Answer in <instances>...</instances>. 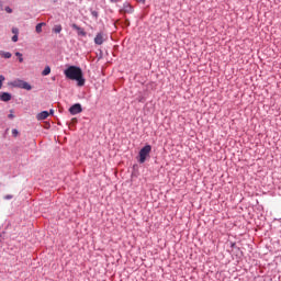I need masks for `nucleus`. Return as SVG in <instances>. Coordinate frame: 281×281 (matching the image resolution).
<instances>
[{
	"instance_id": "1",
	"label": "nucleus",
	"mask_w": 281,
	"mask_h": 281,
	"mask_svg": "<svg viewBox=\"0 0 281 281\" xmlns=\"http://www.w3.org/2000/svg\"><path fill=\"white\" fill-rule=\"evenodd\" d=\"M71 80H74L77 87H85V74H82V69L80 67L71 66Z\"/></svg>"
},
{
	"instance_id": "2",
	"label": "nucleus",
	"mask_w": 281,
	"mask_h": 281,
	"mask_svg": "<svg viewBox=\"0 0 281 281\" xmlns=\"http://www.w3.org/2000/svg\"><path fill=\"white\" fill-rule=\"evenodd\" d=\"M9 87H15L16 89H25L26 91H32V86L27 81L15 79L9 82Z\"/></svg>"
},
{
	"instance_id": "3",
	"label": "nucleus",
	"mask_w": 281,
	"mask_h": 281,
	"mask_svg": "<svg viewBox=\"0 0 281 281\" xmlns=\"http://www.w3.org/2000/svg\"><path fill=\"white\" fill-rule=\"evenodd\" d=\"M150 150H153V147L150 145H146L144 146L140 150H139V154H138V161L140 164H145L146 162V159L147 157H150Z\"/></svg>"
},
{
	"instance_id": "4",
	"label": "nucleus",
	"mask_w": 281,
	"mask_h": 281,
	"mask_svg": "<svg viewBox=\"0 0 281 281\" xmlns=\"http://www.w3.org/2000/svg\"><path fill=\"white\" fill-rule=\"evenodd\" d=\"M106 41V35L102 32L98 33L94 37L95 45H102Z\"/></svg>"
},
{
	"instance_id": "5",
	"label": "nucleus",
	"mask_w": 281,
	"mask_h": 281,
	"mask_svg": "<svg viewBox=\"0 0 281 281\" xmlns=\"http://www.w3.org/2000/svg\"><path fill=\"white\" fill-rule=\"evenodd\" d=\"M78 113H82V105L80 103L71 105V115H78Z\"/></svg>"
},
{
	"instance_id": "6",
	"label": "nucleus",
	"mask_w": 281,
	"mask_h": 281,
	"mask_svg": "<svg viewBox=\"0 0 281 281\" xmlns=\"http://www.w3.org/2000/svg\"><path fill=\"white\" fill-rule=\"evenodd\" d=\"M1 102H10L12 100V94L10 92H0Z\"/></svg>"
},
{
	"instance_id": "7",
	"label": "nucleus",
	"mask_w": 281,
	"mask_h": 281,
	"mask_svg": "<svg viewBox=\"0 0 281 281\" xmlns=\"http://www.w3.org/2000/svg\"><path fill=\"white\" fill-rule=\"evenodd\" d=\"M47 117H49V112L47 111H42L38 114H36V120L38 122H43V120H47Z\"/></svg>"
},
{
	"instance_id": "8",
	"label": "nucleus",
	"mask_w": 281,
	"mask_h": 281,
	"mask_svg": "<svg viewBox=\"0 0 281 281\" xmlns=\"http://www.w3.org/2000/svg\"><path fill=\"white\" fill-rule=\"evenodd\" d=\"M43 26H45V22L38 23V24L35 26V32H36L37 34H41V32H43Z\"/></svg>"
},
{
	"instance_id": "9",
	"label": "nucleus",
	"mask_w": 281,
	"mask_h": 281,
	"mask_svg": "<svg viewBox=\"0 0 281 281\" xmlns=\"http://www.w3.org/2000/svg\"><path fill=\"white\" fill-rule=\"evenodd\" d=\"M0 56L2 57V58H12V53H10V52H0Z\"/></svg>"
},
{
	"instance_id": "10",
	"label": "nucleus",
	"mask_w": 281,
	"mask_h": 281,
	"mask_svg": "<svg viewBox=\"0 0 281 281\" xmlns=\"http://www.w3.org/2000/svg\"><path fill=\"white\" fill-rule=\"evenodd\" d=\"M65 76L69 80H71V66H68L67 69L65 70Z\"/></svg>"
},
{
	"instance_id": "11",
	"label": "nucleus",
	"mask_w": 281,
	"mask_h": 281,
	"mask_svg": "<svg viewBox=\"0 0 281 281\" xmlns=\"http://www.w3.org/2000/svg\"><path fill=\"white\" fill-rule=\"evenodd\" d=\"M53 32H54L55 34H60V32H63V26H60V25H55V26L53 27Z\"/></svg>"
},
{
	"instance_id": "12",
	"label": "nucleus",
	"mask_w": 281,
	"mask_h": 281,
	"mask_svg": "<svg viewBox=\"0 0 281 281\" xmlns=\"http://www.w3.org/2000/svg\"><path fill=\"white\" fill-rule=\"evenodd\" d=\"M52 74V68L49 66H46L42 72V76H49Z\"/></svg>"
},
{
	"instance_id": "13",
	"label": "nucleus",
	"mask_w": 281,
	"mask_h": 281,
	"mask_svg": "<svg viewBox=\"0 0 281 281\" xmlns=\"http://www.w3.org/2000/svg\"><path fill=\"white\" fill-rule=\"evenodd\" d=\"M124 10H125V12H133V7H131V4H128V3H125Z\"/></svg>"
},
{
	"instance_id": "14",
	"label": "nucleus",
	"mask_w": 281,
	"mask_h": 281,
	"mask_svg": "<svg viewBox=\"0 0 281 281\" xmlns=\"http://www.w3.org/2000/svg\"><path fill=\"white\" fill-rule=\"evenodd\" d=\"M4 81H5V77L3 75H0V89H2Z\"/></svg>"
},
{
	"instance_id": "15",
	"label": "nucleus",
	"mask_w": 281,
	"mask_h": 281,
	"mask_svg": "<svg viewBox=\"0 0 281 281\" xmlns=\"http://www.w3.org/2000/svg\"><path fill=\"white\" fill-rule=\"evenodd\" d=\"M4 201H11V199H14V195L12 194H7L3 196Z\"/></svg>"
},
{
	"instance_id": "16",
	"label": "nucleus",
	"mask_w": 281,
	"mask_h": 281,
	"mask_svg": "<svg viewBox=\"0 0 281 281\" xmlns=\"http://www.w3.org/2000/svg\"><path fill=\"white\" fill-rule=\"evenodd\" d=\"M9 120H14V110H10Z\"/></svg>"
},
{
	"instance_id": "17",
	"label": "nucleus",
	"mask_w": 281,
	"mask_h": 281,
	"mask_svg": "<svg viewBox=\"0 0 281 281\" xmlns=\"http://www.w3.org/2000/svg\"><path fill=\"white\" fill-rule=\"evenodd\" d=\"M13 137H16L19 135V130H12Z\"/></svg>"
},
{
	"instance_id": "18",
	"label": "nucleus",
	"mask_w": 281,
	"mask_h": 281,
	"mask_svg": "<svg viewBox=\"0 0 281 281\" xmlns=\"http://www.w3.org/2000/svg\"><path fill=\"white\" fill-rule=\"evenodd\" d=\"M12 33H13L14 35H19V29L13 27V29H12Z\"/></svg>"
},
{
	"instance_id": "19",
	"label": "nucleus",
	"mask_w": 281,
	"mask_h": 281,
	"mask_svg": "<svg viewBox=\"0 0 281 281\" xmlns=\"http://www.w3.org/2000/svg\"><path fill=\"white\" fill-rule=\"evenodd\" d=\"M93 19H98V11H91Z\"/></svg>"
},
{
	"instance_id": "20",
	"label": "nucleus",
	"mask_w": 281,
	"mask_h": 281,
	"mask_svg": "<svg viewBox=\"0 0 281 281\" xmlns=\"http://www.w3.org/2000/svg\"><path fill=\"white\" fill-rule=\"evenodd\" d=\"M5 12H8V14H12V8L7 7V8H5Z\"/></svg>"
},
{
	"instance_id": "21",
	"label": "nucleus",
	"mask_w": 281,
	"mask_h": 281,
	"mask_svg": "<svg viewBox=\"0 0 281 281\" xmlns=\"http://www.w3.org/2000/svg\"><path fill=\"white\" fill-rule=\"evenodd\" d=\"M12 41H13V43H16V42L19 41V35H14V36L12 37Z\"/></svg>"
},
{
	"instance_id": "22",
	"label": "nucleus",
	"mask_w": 281,
	"mask_h": 281,
	"mask_svg": "<svg viewBox=\"0 0 281 281\" xmlns=\"http://www.w3.org/2000/svg\"><path fill=\"white\" fill-rule=\"evenodd\" d=\"M79 34H80L81 36H86V35H87V33H86L83 30L79 31Z\"/></svg>"
},
{
	"instance_id": "23",
	"label": "nucleus",
	"mask_w": 281,
	"mask_h": 281,
	"mask_svg": "<svg viewBox=\"0 0 281 281\" xmlns=\"http://www.w3.org/2000/svg\"><path fill=\"white\" fill-rule=\"evenodd\" d=\"M122 0H110L111 3H120Z\"/></svg>"
},
{
	"instance_id": "24",
	"label": "nucleus",
	"mask_w": 281,
	"mask_h": 281,
	"mask_svg": "<svg viewBox=\"0 0 281 281\" xmlns=\"http://www.w3.org/2000/svg\"><path fill=\"white\" fill-rule=\"evenodd\" d=\"M15 56H18V58H21V56H23V54H21V53H15Z\"/></svg>"
},
{
	"instance_id": "25",
	"label": "nucleus",
	"mask_w": 281,
	"mask_h": 281,
	"mask_svg": "<svg viewBox=\"0 0 281 281\" xmlns=\"http://www.w3.org/2000/svg\"><path fill=\"white\" fill-rule=\"evenodd\" d=\"M19 63H23V56L19 57Z\"/></svg>"
},
{
	"instance_id": "26",
	"label": "nucleus",
	"mask_w": 281,
	"mask_h": 281,
	"mask_svg": "<svg viewBox=\"0 0 281 281\" xmlns=\"http://www.w3.org/2000/svg\"><path fill=\"white\" fill-rule=\"evenodd\" d=\"M49 115H54V110H49Z\"/></svg>"
},
{
	"instance_id": "27",
	"label": "nucleus",
	"mask_w": 281,
	"mask_h": 281,
	"mask_svg": "<svg viewBox=\"0 0 281 281\" xmlns=\"http://www.w3.org/2000/svg\"><path fill=\"white\" fill-rule=\"evenodd\" d=\"M74 122H76V119H71V123L74 124Z\"/></svg>"
},
{
	"instance_id": "28",
	"label": "nucleus",
	"mask_w": 281,
	"mask_h": 281,
	"mask_svg": "<svg viewBox=\"0 0 281 281\" xmlns=\"http://www.w3.org/2000/svg\"><path fill=\"white\" fill-rule=\"evenodd\" d=\"M69 113H71V108H68Z\"/></svg>"
}]
</instances>
